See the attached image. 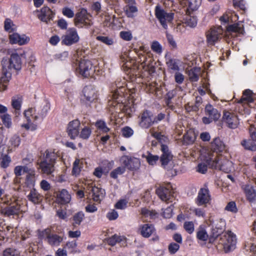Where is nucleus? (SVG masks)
I'll return each mask as SVG.
<instances>
[{"mask_svg":"<svg viewBox=\"0 0 256 256\" xmlns=\"http://www.w3.org/2000/svg\"><path fill=\"white\" fill-rule=\"evenodd\" d=\"M2 120L4 124L7 128H9L11 126L12 122L11 118L9 114H6L1 117Z\"/></svg>","mask_w":256,"mask_h":256,"instance_id":"obj_62","label":"nucleus"},{"mask_svg":"<svg viewBox=\"0 0 256 256\" xmlns=\"http://www.w3.org/2000/svg\"><path fill=\"white\" fill-rule=\"evenodd\" d=\"M219 244L223 246L226 252H228L236 248V238L231 231H227L221 236Z\"/></svg>","mask_w":256,"mask_h":256,"instance_id":"obj_9","label":"nucleus"},{"mask_svg":"<svg viewBox=\"0 0 256 256\" xmlns=\"http://www.w3.org/2000/svg\"><path fill=\"white\" fill-rule=\"evenodd\" d=\"M80 40L76 28H70L66 35L62 36V44L66 46H71L77 43Z\"/></svg>","mask_w":256,"mask_h":256,"instance_id":"obj_12","label":"nucleus"},{"mask_svg":"<svg viewBox=\"0 0 256 256\" xmlns=\"http://www.w3.org/2000/svg\"><path fill=\"white\" fill-rule=\"evenodd\" d=\"M9 40L10 44H18L20 46H22L28 44L30 39L29 37L25 34L20 36L18 33H13L9 36Z\"/></svg>","mask_w":256,"mask_h":256,"instance_id":"obj_22","label":"nucleus"},{"mask_svg":"<svg viewBox=\"0 0 256 256\" xmlns=\"http://www.w3.org/2000/svg\"><path fill=\"white\" fill-rule=\"evenodd\" d=\"M151 49L157 54H160L162 52V46L158 41H154L152 42Z\"/></svg>","mask_w":256,"mask_h":256,"instance_id":"obj_59","label":"nucleus"},{"mask_svg":"<svg viewBox=\"0 0 256 256\" xmlns=\"http://www.w3.org/2000/svg\"><path fill=\"white\" fill-rule=\"evenodd\" d=\"M176 95V92L174 90L170 91L166 94V104L168 108L170 110H174L175 106L172 102V99L174 98Z\"/></svg>","mask_w":256,"mask_h":256,"instance_id":"obj_39","label":"nucleus"},{"mask_svg":"<svg viewBox=\"0 0 256 256\" xmlns=\"http://www.w3.org/2000/svg\"><path fill=\"white\" fill-rule=\"evenodd\" d=\"M38 18L42 22L48 24L52 20L54 13L47 6H43L40 10H36Z\"/></svg>","mask_w":256,"mask_h":256,"instance_id":"obj_16","label":"nucleus"},{"mask_svg":"<svg viewBox=\"0 0 256 256\" xmlns=\"http://www.w3.org/2000/svg\"><path fill=\"white\" fill-rule=\"evenodd\" d=\"M57 158L56 152L46 151L44 160L39 164L40 168L43 174H51L54 170V164Z\"/></svg>","mask_w":256,"mask_h":256,"instance_id":"obj_7","label":"nucleus"},{"mask_svg":"<svg viewBox=\"0 0 256 256\" xmlns=\"http://www.w3.org/2000/svg\"><path fill=\"white\" fill-rule=\"evenodd\" d=\"M21 204L22 202L20 200H16L8 206L4 208L2 212L8 216L18 215L22 212Z\"/></svg>","mask_w":256,"mask_h":256,"instance_id":"obj_13","label":"nucleus"},{"mask_svg":"<svg viewBox=\"0 0 256 256\" xmlns=\"http://www.w3.org/2000/svg\"><path fill=\"white\" fill-rule=\"evenodd\" d=\"M74 24L78 28H88L92 24V22L87 14L86 10H81L76 14L74 18Z\"/></svg>","mask_w":256,"mask_h":256,"instance_id":"obj_11","label":"nucleus"},{"mask_svg":"<svg viewBox=\"0 0 256 256\" xmlns=\"http://www.w3.org/2000/svg\"><path fill=\"white\" fill-rule=\"evenodd\" d=\"M220 117V113H208L202 118L203 123L205 124H209L214 121L218 120Z\"/></svg>","mask_w":256,"mask_h":256,"instance_id":"obj_36","label":"nucleus"},{"mask_svg":"<svg viewBox=\"0 0 256 256\" xmlns=\"http://www.w3.org/2000/svg\"><path fill=\"white\" fill-rule=\"evenodd\" d=\"M99 68L94 66L92 62L88 60L82 59L78 62V66L76 68V73L84 78L94 76L96 70L98 71Z\"/></svg>","mask_w":256,"mask_h":256,"instance_id":"obj_5","label":"nucleus"},{"mask_svg":"<svg viewBox=\"0 0 256 256\" xmlns=\"http://www.w3.org/2000/svg\"><path fill=\"white\" fill-rule=\"evenodd\" d=\"M128 200L126 199H120L114 204V208L118 210H124L126 208Z\"/></svg>","mask_w":256,"mask_h":256,"instance_id":"obj_55","label":"nucleus"},{"mask_svg":"<svg viewBox=\"0 0 256 256\" xmlns=\"http://www.w3.org/2000/svg\"><path fill=\"white\" fill-rule=\"evenodd\" d=\"M156 194L164 202L170 200L172 197V191L170 188L160 186L156 190Z\"/></svg>","mask_w":256,"mask_h":256,"instance_id":"obj_24","label":"nucleus"},{"mask_svg":"<svg viewBox=\"0 0 256 256\" xmlns=\"http://www.w3.org/2000/svg\"><path fill=\"white\" fill-rule=\"evenodd\" d=\"M225 210L232 213H236L238 212L236 203L234 202H229L225 207Z\"/></svg>","mask_w":256,"mask_h":256,"instance_id":"obj_60","label":"nucleus"},{"mask_svg":"<svg viewBox=\"0 0 256 256\" xmlns=\"http://www.w3.org/2000/svg\"><path fill=\"white\" fill-rule=\"evenodd\" d=\"M80 124V122L78 120H72L69 122L67 128V132L70 138L75 139L78 136Z\"/></svg>","mask_w":256,"mask_h":256,"instance_id":"obj_20","label":"nucleus"},{"mask_svg":"<svg viewBox=\"0 0 256 256\" xmlns=\"http://www.w3.org/2000/svg\"><path fill=\"white\" fill-rule=\"evenodd\" d=\"M138 11L137 7L136 6L135 0H128V4L125 7L124 12L128 18H132L134 16V13Z\"/></svg>","mask_w":256,"mask_h":256,"instance_id":"obj_29","label":"nucleus"},{"mask_svg":"<svg viewBox=\"0 0 256 256\" xmlns=\"http://www.w3.org/2000/svg\"><path fill=\"white\" fill-rule=\"evenodd\" d=\"M246 200L251 203L256 202V190L251 184H246L242 187Z\"/></svg>","mask_w":256,"mask_h":256,"instance_id":"obj_25","label":"nucleus"},{"mask_svg":"<svg viewBox=\"0 0 256 256\" xmlns=\"http://www.w3.org/2000/svg\"><path fill=\"white\" fill-rule=\"evenodd\" d=\"M196 238L202 242H206L208 238V234L206 230L205 226L200 225L196 230Z\"/></svg>","mask_w":256,"mask_h":256,"instance_id":"obj_34","label":"nucleus"},{"mask_svg":"<svg viewBox=\"0 0 256 256\" xmlns=\"http://www.w3.org/2000/svg\"><path fill=\"white\" fill-rule=\"evenodd\" d=\"M20 142V140L18 136L14 135L12 136L10 140V142L12 146L14 148L18 146Z\"/></svg>","mask_w":256,"mask_h":256,"instance_id":"obj_64","label":"nucleus"},{"mask_svg":"<svg viewBox=\"0 0 256 256\" xmlns=\"http://www.w3.org/2000/svg\"><path fill=\"white\" fill-rule=\"evenodd\" d=\"M201 4V0H187L186 4L188 6L187 12H191L196 10Z\"/></svg>","mask_w":256,"mask_h":256,"instance_id":"obj_35","label":"nucleus"},{"mask_svg":"<svg viewBox=\"0 0 256 256\" xmlns=\"http://www.w3.org/2000/svg\"><path fill=\"white\" fill-rule=\"evenodd\" d=\"M130 74L132 82L136 83L141 82L140 80L144 78L142 74H140L139 72H138V74L132 72V70H130Z\"/></svg>","mask_w":256,"mask_h":256,"instance_id":"obj_51","label":"nucleus"},{"mask_svg":"<svg viewBox=\"0 0 256 256\" xmlns=\"http://www.w3.org/2000/svg\"><path fill=\"white\" fill-rule=\"evenodd\" d=\"M223 33L220 26L212 27L206 32V42L208 46H213L222 38Z\"/></svg>","mask_w":256,"mask_h":256,"instance_id":"obj_10","label":"nucleus"},{"mask_svg":"<svg viewBox=\"0 0 256 256\" xmlns=\"http://www.w3.org/2000/svg\"><path fill=\"white\" fill-rule=\"evenodd\" d=\"M84 96L86 101L92 102L97 99L98 93L95 88L92 85L86 86L82 90Z\"/></svg>","mask_w":256,"mask_h":256,"instance_id":"obj_21","label":"nucleus"},{"mask_svg":"<svg viewBox=\"0 0 256 256\" xmlns=\"http://www.w3.org/2000/svg\"><path fill=\"white\" fill-rule=\"evenodd\" d=\"M185 230L189 234H192L194 230V226L192 222L186 221L184 224Z\"/></svg>","mask_w":256,"mask_h":256,"instance_id":"obj_54","label":"nucleus"},{"mask_svg":"<svg viewBox=\"0 0 256 256\" xmlns=\"http://www.w3.org/2000/svg\"><path fill=\"white\" fill-rule=\"evenodd\" d=\"M190 210L194 215L198 218H204L206 216V212L204 208L193 207Z\"/></svg>","mask_w":256,"mask_h":256,"instance_id":"obj_52","label":"nucleus"},{"mask_svg":"<svg viewBox=\"0 0 256 256\" xmlns=\"http://www.w3.org/2000/svg\"><path fill=\"white\" fill-rule=\"evenodd\" d=\"M152 136L162 143L160 150L162 152V154L160 156V160L162 166L164 168H166L167 165L172 158V156L170 152L168 146L162 144V142H166L168 139L167 137L162 135L160 132H154L152 134Z\"/></svg>","mask_w":256,"mask_h":256,"instance_id":"obj_6","label":"nucleus"},{"mask_svg":"<svg viewBox=\"0 0 256 256\" xmlns=\"http://www.w3.org/2000/svg\"><path fill=\"white\" fill-rule=\"evenodd\" d=\"M241 144L246 150L252 151L256 150V144L254 142L244 140L241 142Z\"/></svg>","mask_w":256,"mask_h":256,"instance_id":"obj_48","label":"nucleus"},{"mask_svg":"<svg viewBox=\"0 0 256 256\" xmlns=\"http://www.w3.org/2000/svg\"><path fill=\"white\" fill-rule=\"evenodd\" d=\"M111 94L109 96L108 106L109 112H134L136 110L133 94L136 90L129 88L124 80L117 79L110 86Z\"/></svg>","mask_w":256,"mask_h":256,"instance_id":"obj_1","label":"nucleus"},{"mask_svg":"<svg viewBox=\"0 0 256 256\" xmlns=\"http://www.w3.org/2000/svg\"><path fill=\"white\" fill-rule=\"evenodd\" d=\"M154 122L157 120L154 118L152 113H142L140 124L142 128H148Z\"/></svg>","mask_w":256,"mask_h":256,"instance_id":"obj_26","label":"nucleus"},{"mask_svg":"<svg viewBox=\"0 0 256 256\" xmlns=\"http://www.w3.org/2000/svg\"><path fill=\"white\" fill-rule=\"evenodd\" d=\"M222 121L231 128H236L239 123L238 116L236 113H224Z\"/></svg>","mask_w":256,"mask_h":256,"instance_id":"obj_19","label":"nucleus"},{"mask_svg":"<svg viewBox=\"0 0 256 256\" xmlns=\"http://www.w3.org/2000/svg\"><path fill=\"white\" fill-rule=\"evenodd\" d=\"M235 102L238 108L237 112H250L256 110V94L250 89L244 90L241 98L236 99Z\"/></svg>","mask_w":256,"mask_h":256,"instance_id":"obj_4","label":"nucleus"},{"mask_svg":"<svg viewBox=\"0 0 256 256\" xmlns=\"http://www.w3.org/2000/svg\"><path fill=\"white\" fill-rule=\"evenodd\" d=\"M22 64L21 56L16 52H12L9 59H2V76L0 78V91L2 92L7 89L12 77V71L20 70Z\"/></svg>","mask_w":256,"mask_h":256,"instance_id":"obj_2","label":"nucleus"},{"mask_svg":"<svg viewBox=\"0 0 256 256\" xmlns=\"http://www.w3.org/2000/svg\"><path fill=\"white\" fill-rule=\"evenodd\" d=\"M3 256H19V252L15 249L8 248L4 251Z\"/></svg>","mask_w":256,"mask_h":256,"instance_id":"obj_61","label":"nucleus"},{"mask_svg":"<svg viewBox=\"0 0 256 256\" xmlns=\"http://www.w3.org/2000/svg\"><path fill=\"white\" fill-rule=\"evenodd\" d=\"M84 218V213L80 211L76 213L73 216V225H80Z\"/></svg>","mask_w":256,"mask_h":256,"instance_id":"obj_46","label":"nucleus"},{"mask_svg":"<svg viewBox=\"0 0 256 256\" xmlns=\"http://www.w3.org/2000/svg\"><path fill=\"white\" fill-rule=\"evenodd\" d=\"M140 234L144 238H149L155 232V228L152 224H146L140 227Z\"/></svg>","mask_w":256,"mask_h":256,"instance_id":"obj_31","label":"nucleus"},{"mask_svg":"<svg viewBox=\"0 0 256 256\" xmlns=\"http://www.w3.org/2000/svg\"><path fill=\"white\" fill-rule=\"evenodd\" d=\"M4 30L5 31L11 33L16 30V26L12 20L9 18H6L4 21Z\"/></svg>","mask_w":256,"mask_h":256,"instance_id":"obj_42","label":"nucleus"},{"mask_svg":"<svg viewBox=\"0 0 256 256\" xmlns=\"http://www.w3.org/2000/svg\"><path fill=\"white\" fill-rule=\"evenodd\" d=\"M226 30L228 32H236L242 35L245 33L244 25L240 22L228 25Z\"/></svg>","mask_w":256,"mask_h":256,"instance_id":"obj_32","label":"nucleus"},{"mask_svg":"<svg viewBox=\"0 0 256 256\" xmlns=\"http://www.w3.org/2000/svg\"><path fill=\"white\" fill-rule=\"evenodd\" d=\"M196 139L194 133L192 130L188 131L184 136V140L186 144H190L194 142Z\"/></svg>","mask_w":256,"mask_h":256,"instance_id":"obj_45","label":"nucleus"},{"mask_svg":"<svg viewBox=\"0 0 256 256\" xmlns=\"http://www.w3.org/2000/svg\"><path fill=\"white\" fill-rule=\"evenodd\" d=\"M120 161L124 167L128 170H134L138 169L140 166V160L136 158H129L127 156H123L120 159Z\"/></svg>","mask_w":256,"mask_h":256,"instance_id":"obj_18","label":"nucleus"},{"mask_svg":"<svg viewBox=\"0 0 256 256\" xmlns=\"http://www.w3.org/2000/svg\"><path fill=\"white\" fill-rule=\"evenodd\" d=\"M96 38L97 40L108 46L112 45L114 44L113 38L107 36H96Z\"/></svg>","mask_w":256,"mask_h":256,"instance_id":"obj_53","label":"nucleus"},{"mask_svg":"<svg viewBox=\"0 0 256 256\" xmlns=\"http://www.w3.org/2000/svg\"><path fill=\"white\" fill-rule=\"evenodd\" d=\"M36 172L26 175L25 184L28 187L30 188H34L36 184Z\"/></svg>","mask_w":256,"mask_h":256,"instance_id":"obj_44","label":"nucleus"},{"mask_svg":"<svg viewBox=\"0 0 256 256\" xmlns=\"http://www.w3.org/2000/svg\"><path fill=\"white\" fill-rule=\"evenodd\" d=\"M226 145L219 138H216L210 143L212 151H208L205 156V160L212 167L220 170H224V164L218 156L215 157L214 152L217 154L223 152L226 150Z\"/></svg>","mask_w":256,"mask_h":256,"instance_id":"obj_3","label":"nucleus"},{"mask_svg":"<svg viewBox=\"0 0 256 256\" xmlns=\"http://www.w3.org/2000/svg\"><path fill=\"white\" fill-rule=\"evenodd\" d=\"M180 62V60L178 59L170 58L166 61V64L168 69L174 71H178Z\"/></svg>","mask_w":256,"mask_h":256,"instance_id":"obj_41","label":"nucleus"},{"mask_svg":"<svg viewBox=\"0 0 256 256\" xmlns=\"http://www.w3.org/2000/svg\"><path fill=\"white\" fill-rule=\"evenodd\" d=\"M27 120L28 123L22 125V128L27 130H34L36 128V125L34 124L40 118V113H23Z\"/></svg>","mask_w":256,"mask_h":256,"instance_id":"obj_17","label":"nucleus"},{"mask_svg":"<svg viewBox=\"0 0 256 256\" xmlns=\"http://www.w3.org/2000/svg\"><path fill=\"white\" fill-rule=\"evenodd\" d=\"M26 197L34 204H38L42 200V196L34 188H31Z\"/></svg>","mask_w":256,"mask_h":256,"instance_id":"obj_30","label":"nucleus"},{"mask_svg":"<svg viewBox=\"0 0 256 256\" xmlns=\"http://www.w3.org/2000/svg\"><path fill=\"white\" fill-rule=\"evenodd\" d=\"M126 171V168L124 166H119L111 172L110 176L113 178H118L119 175L123 174Z\"/></svg>","mask_w":256,"mask_h":256,"instance_id":"obj_49","label":"nucleus"},{"mask_svg":"<svg viewBox=\"0 0 256 256\" xmlns=\"http://www.w3.org/2000/svg\"><path fill=\"white\" fill-rule=\"evenodd\" d=\"M92 134V130L87 126L84 127L80 134V137L84 140H87L89 138Z\"/></svg>","mask_w":256,"mask_h":256,"instance_id":"obj_50","label":"nucleus"},{"mask_svg":"<svg viewBox=\"0 0 256 256\" xmlns=\"http://www.w3.org/2000/svg\"><path fill=\"white\" fill-rule=\"evenodd\" d=\"M159 159V156L157 155H153L151 154H148V156H146V160L148 162L150 165H154L156 162L158 161Z\"/></svg>","mask_w":256,"mask_h":256,"instance_id":"obj_56","label":"nucleus"},{"mask_svg":"<svg viewBox=\"0 0 256 256\" xmlns=\"http://www.w3.org/2000/svg\"><path fill=\"white\" fill-rule=\"evenodd\" d=\"M245 248L246 250L256 253V244H254L252 240L246 242Z\"/></svg>","mask_w":256,"mask_h":256,"instance_id":"obj_63","label":"nucleus"},{"mask_svg":"<svg viewBox=\"0 0 256 256\" xmlns=\"http://www.w3.org/2000/svg\"><path fill=\"white\" fill-rule=\"evenodd\" d=\"M108 242L111 246H114L117 243H120L122 246L126 245V238L124 236L114 234L108 239Z\"/></svg>","mask_w":256,"mask_h":256,"instance_id":"obj_33","label":"nucleus"},{"mask_svg":"<svg viewBox=\"0 0 256 256\" xmlns=\"http://www.w3.org/2000/svg\"><path fill=\"white\" fill-rule=\"evenodd\" d=\"M3 149V146H0V160H1L0 166L2 168H6L8 166L10 162V158L8 155L4 154L2 153V150Z\"/></svg>","mask_w":256,"mask_h":256,"instance_id":"obj_37","label":"nucleus"},{"mask_svg":"<svg viewBox=\"0 0 256 256\" xmlns=\"http://www.w3.org/2000/svg\"><path fill=\"white\" fill-rule=\"evenodd\" d=\"M64 248L70 253L76 254L80 252L78 248L77 242L75 240L67 242Z\"/></svg>","mask_w":256,"mask_h":256,"instance_id":"obj_38","label":"nucleus"},{"mask_svg":"<svg viewBox=\"0 0 256 256\" xmlns=\"http://www.w3.org/2000/svg\"><path fill=\"white\" fill-rule=\"evenodd\" d=\"M144 58L143 62L142 63V66L144 72H147L148 75H151L156 72V63L154 62L152 58H146L145 56H142Z\"/></svg>","mask_w":256,"mask_h":256,"instance_id":"obj_23","label":"nucleus"},{"mask_svg":"<svg viewBox=\"0 0 256 256\" xmlns=\"http://www.w3.org/2000/svg\"><path fill=\"white\" fill-rule=\"evenodd\" d=\"M120 36L123 40L130 41L132 38V35L130 31H122L120 33Z\"/></svg>","mask_w":256,"mask_h":256,"instance_id":"obj_58","label":"nucleus"},{"mask_svg":"<svg viewBox=\"0 0 256 256\" xmlns=\"http://www.w3.org/2000/svg\"><path fill=\"white\" fill-rule=\"evenodd\" d=\"M71 200V195L66 189L60 190L56 194V201L62 204H68Z\"/></svg>","mask_w":256,"mask_h":256,"instance_id":"obj_27","label":"nucleus"},{"mask_svg":"<svg viewBox=\"0 0 256 256\" xmlns=\"http://www.w3.org/2000/svg\"><path fill=\"white\" fill-rule=\"evenodd\" d=\"M200 72V70L196 68H194L190 70L189 72L188 76L190 77V80L192 82H197L199 79V76L198 73Z\"/></svg>","mask_w":256,"mask_h":256,"instance_id":"obj_47","label":"nucleus"},{"mask_svg":"<svg viewBox=\"0 0 256 256\" xmlns=\"http://www.w3.org/2000/svg\"><path fill=\"white\" fill-rule=\"evenodd\" d=\"M96 126L104 132H107L110 130V128L107 127L106 124L103 120L97 121L96 123Z\"/></svg>","mask_w":256,"mask_h":256,"instance_id":"obj_57","label":"nucleus"},{"mask_svg":"<svg viewBox=\"0 0 256 256\" xmlns=\"http://www.w3.org/2000/svg\"><path fill=\"white\" fill-rule=\"evenodd\" d=\"M22 103V96L12 97V106L16 111L20 110Z\"/></svg>","mask_w":256,"mask_h":256,"instance_id":"obj_43","label":"nucleus"},{"mask_svg":"<svg viewBox=\"0 0 256 256\" xmlns=\"http://www.w3.org/2000/svg\"><path fill=\"white\" fill-rule=\"evenodd\" d=\"M41 236L44 238L45 237L48 244L52 246H58L60 245L64 240L62 236L56 234H52L49 228L44 230L42 232Z\"/></svg>","mask_w":256,"mask_h":256,"instance_id":"obj_15","label":"nucleus"},{"mask_svg":"<svg viewBox=\"0 0 256 256\" xmlns=\"http://www.w3.org/2000/svg\"><path fill=\"white\" fill-rule=\"evenodd\" d=\"M211 200V196L208 188L206 186L201 188L198 191V196L195 199V202L198 206H206Z\"/></svg>","mask_w":256,"mask_h":256,"instance_id":"obj_14","label":"nucleus"},{"mask_svg":"<svg viewBox=\"0 0 256 256\" xmlns=\"http://www.w3.org/2000/svg\"><path fill=\"white\" fill-rule=\"evenodd\" d=\"M155 16L162 28L166 30L168 24L172 23L174 14L172 12H168L166 10L157 6L155 8Z\"/></svg>","mask_w":256,"mask_h":256,"instance_id":"obj_8","label":"nucleus"},{"mask_svg":"<svg viewBox=\"0 0 256 256\" xmlns=\"http://www.w3.org/2000/svg\"><path fill=\"white\" fill-rule=\"evenodd\" d=\"M92 199L94 202H100L105 196V190L96 186H92Z\"/></svg>","mask_w":256,"mask_h":256,"instance_id":"obj_28","label":"nucleus"},{"mask_svg":"<svg viewBox=\"0 0 256 256\" xmlns=\"http://www.w3.org/2000/svg\"><path fill=\"white\" fill-rule=\"evenodd\" d=\"M83 162L78 158H76L73 164V167L72 170V175L77 176H78L82 168Z\"/></svg>","mask_w":256,"mask_h":256,"instance_id":"obj_40","label":"nucleus"}]
</instances>
